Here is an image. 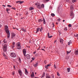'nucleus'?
Wrapping results in <instances>:
<instances>
[{"label": "nucleus", "mask_w": 78, "mask_h": 78, "mask_svg": "<svg viewBox=\"0 0 78 78\" xmlns=\"http://www.w3.org/2000/svg\"><path fill=\"white\" fill-rule=\"evenodd\" d=\"M5 31L7 34V38L8 39L10 37V33H9V30L8 29V27L7 25L5 26Z\"/></svg>", "instance_id": "obj_1"}, {"label": "nucleus", "mask_w": 78, "mask_h": 78, "mask_svg": "<svg viewBox=\"0 0 78 78\" xmlns=\"http://www.w3.org/2000/svg\"><path fill=\"white\" fill-rule=\"evenodd\" d=\"M35 5H36L37 8L38 9H41V5L40 3H37L35 4Z\"/></svg>", "instance_id": "obj_2"}, {"label": "nucleus", "mask_w": 78, "mask_h": 78, "mask_svg": "<svg viewBox=\"0 0 78 78\" xmlns=\"http://www.w3.org/2000/svg\"><path fill=\"white\" fill-rule=\"evenodd\" d=\"M11 38L12 39H14L16 38V34L14 32H12L11 33Z\"/></svg>", "instance_id": "obj_3"}, {"label": "nucleus", "mask_w": 78, "mask_h": 78, "mask_svg": "<svg viewBox=\"0 0 78 78\" xmlns=\"http://www.w3.org/2000/svg\"><path fill=\"white\" fill-rule=\"evenodd\" d=\"M10 56L11 57H12V58H16V57L17 56L16 54L13 52H12L10 53Z\"/></svg>", "instance_id": "obj_4"}, {"label": "nucleus", "mask_w": 78, "mask_h": 78, "mask_svg": "<svg viewBox=\"0 0 78 78\" xmlns=\"http://www.w3.org/2000/svg\"><path fill=\"white\" fill-rule=\"evenodd\" d=\"M3 49L4 51H6L7 50V45L6 44L4 45Z\"/></svg>", "instance_id": "obj_5"}, {"label": "nucleus", "mask_w": 78, "mask_h": 78, "mask_svg": "<svg viewBox=\"0 0 78 78\" xmlns=\"http://www.w3.org/2000/svg\"><path fill=\"white\" fill-rule=\"evenodd\" d=\"M70 17H71L72 19H73L74 17V14L73 12V11H70Z\"/></svg>", "instance_id": "obj_6"}, {"label": "nucleus", "mask_w": 78, "mask_h": 78, "mask_svg": "<svg viewBox=\"0 0 78 78\" xmlns=\"http://www.w3.org/2000/svg\"><path fill=\"white\" fill-rule=\"evenodd\" d=\"M16 45H17L18 48H17V49L18 50H20L21 49V46H20V42H19L17 43L16 44Z\"/></svg>", "instance_id": "obj_7"}, {"label": "nucleus", "mask_w": 78, "mask_h": 78, "mask_svg": "<svg viewBox=\"0 0 78 78\" xmlns=\"http://www.w3.org/2000/svg\"><path fill=\"white\" fill-rule=\"evenodd\" d=\"M23 52L24 56H26V53H27V51L25 49L23 50Z\"/></svg>", "instance_id": "obj_8"}, {"label": "nucleus", "mask_w": 78, "mask_h": 78, "mask_svg": "<svg viewBox=\"0 0 78 78\" xmlns=\"http://www.w3.org/2000/svg\"><path fill=\"white\" fill-rule=\"evenodd\" d=\"M18 71L20 76H22V72L21 70H20V69H19L18 70Z\"/></svg>", "instance_id": "obj_9"}, {"label": "nucleus", "mask_w": 78, "mask_h": 78, "mask_svg": "<svg viewBox=\"0 0 78 78\" xmlns=\"http://www.w3.org/2000/svg\"><path fill=\"white\" fill-rule=\"evenodd\" d=\"M24 70H25V73L26 75H28V72L27 69L26 68H25Z\"/></svg>", "instance_id": "obj_10"}, {"label": "nucleus", "mask_w": 78, "mask_h": 78, "mask_svg": "<svg viewBox=\"0 0 78 78\" xmlns=\"http://www.w3.org/2000/svg\"><path fill=\"white\" fill-rule=\"evenodd\" d=\"M70 9L71 10V11H73V5H71L70 6Z\"/></svg>", "instance_id": "obj_11"}, {"label": "nucleus", "mask_w": 78, "mask_h": 78, "mask_svg": "<svg viewBox=\"0 0 78 78\" xmlns=\"http://www.w3.org/2000/svg\"><path fill=\"white\" fill-rule=\"evenodd\" d=\"M26 56L27 59H30V55L29 54L27 55Z\"/></svg>", "instance_id": "obj_12"}, {"label": "nucleus", "mask_w": 78, "mask_h": 78, "mask_svg": "<svg viewBox=\"0 0 78 78\" xmlns=\"http://www.w3.org/2000/svg\"><path fill=\"white\" fill-rule=\"evenodd\" d=\"M74 54L76 55H78V49L77 50L75 51Z\"/></svg>", "instance_id": "obj_13"}, {"label": "nucleus", "mask_w": 78, "mask_h": 78, "mask_svg": "<svg viewBox=\"0 0 78 78\" xmlns=\"http://www.w3.org/2000/svg\"><path fill=\"white\" fill-rule=\"evenodd\" d=\"M42 21H43V23L44 24H45L46 23L45 22V19H44V18H43V20H42Z\"/></svg>", "instance_id": "obj_14"}, {"label": "nucleus", "mask_w": 78, "mask_h": 78, "mask_svg": "<svg viewBox=\"0 0 78 78\" xmlns=\"http://www.w3.org/2000/svg\"><path fill=\"white\" fill-rule=\"evenodd\" d=\"M72 41L71 40H70L68 42V45H70V44H72Z\"/></svg>", "instance_id": "obj_15"}, {"label": "nucleus", "mask_w": 78, "mask_h": 78, "mask_svg": "<svg viewBox=\"0 0 78 78\" xmlns=\"http://www.w3.org/2000/svg\"><path fill=\"white\" fill-rule=\"evenodd\" d=\"M64 41V40L62 39H60V42L61 43V44H63V41Z\"/></svg>", "instance_id": "obj_16"}, {"label": "nucleus", "mask_w": 78, "mask_h": 78, "mask_svg": "<svg viewBox=\"0 0 78 78\" xmlns=\"http://www.w3.org/2000/svg\"><path fill=\"white\" fill-rule=\"evenodd\" d=\"M49 66H50V65L49 64V65H47V66H45V67L46 69H48V67Z\"/></svg>", "instance_id": "obj_17"}, {"label": "nucleus", "mask_w": 78, "mask_h": 78, "mask_svg": "<svg viewBox=\"0 0 78 78\" xmlns=\"http://www.w3.org/2000/svg\"><path fill=\"white\" fill-rule=\"evenodd\" d=\"M34 73L33 72L32 74L31 75V77L32 78L33 77H34Z\"/></svg>", "instance_id": "obj_18"}, {"label": "nucleus", "mask_w": 78, "mask_h": 78, "mask_svg": "<svg viewBox=\"0 0 78 78\" xmlns=\"http://www.w3.org/2000/svg\"><path fill=\"white\" fill-rule=\"evenodd\" d=\"M21 30L24 32H25L26 31V29H24V28H21Z\"/></svg>", "instance_id": "obj_19"}, {"label": "nucleus", "mask_w": 78, "mask_h": 78, "mask_svg": "<svg viewBox=\"0 0 78 78\" xmlns=\"http://www.w3.org/2000/svg\"><path fill=\"white\" fill-rule=\"evenodd\" d=\"M33 9H34V8L33 7H30L29 8V10L30 11H32Z\"/></svg>", "instance_id": "obj_20"}, {"label": "nucleus", "mask_w": 78, "mask_h": 78, "mask_svg": "<svg viewBox=\"0 0 78 78\" xmlns=\"http://www.w3.org/2000/svg\"><path fill=\"white\" fill-rule=\"evenodd\" d=\"M38 22L39 23H42V19H40L38 20Z\"/></svg>", "instance_id": "obj_21"}, {"label": "nucleus", "mask_w": 78, "mask_h": 78, "mask_svg": "<svg viewBox=\"0 0 78 78\" xmlns=\"http://www.w3.org/2000/svg\"><path fill=\"white\" fill-rule=\"evenodd\" d=\"M39 30H40V28H37V31L36 32V33H37V32L39 31Z\"/></svg>", "instance_id": "obj_22"}, {"label": "nucleus", "mask_w": 78, "mask_h": 78, "mask_svg": "<svg viewBox=\"0 0 78 78\" xmlns=\"http://www.w3.org/2000/svg\"><path fill=\"white\" fill-rule=\"evenodd\" d=\"M45 73H43L42 76H41V78H43V77L45 76Z\"/></svg>", "instance_id": "obj_23"}, {"label": "nucleus", "mask_w": 78, "mask_h": 78, "mask_svg": "<svg viewBox=\"0 0 78 78\" xmlns=\"http://www.w3.org/2000/svg\"><path fill=\"white\" fill-rule=\"evenodd\" d=\"M38 64V63H37L36 64H34V67H37V66Z\"/></svg>", "instance_id": "obj_24"}, {"label": "nucleus", "mask_w": 78, "mask_h": 78, "mask_svg": "<svg viewBox=\"0 0 78 78\" xmlns=\"http://www.w3.org/2000/svg\"><path fill=\"white\" fill-rule=\"evenodd\" d=\"M51 16L52 17H55V15L54 13H51Z\"/></svg>", "instance_id": "obj_25"}, {"label": "nucleus", "mask_w": 78, "mask_h": 78, "mask_svg": "<svg viewBox=\"0 0 78 78\" xmlns=\"http://www.w3.org/2000/svg\"><path fill=\"white\" fill-rule=\"evenodd\" d=\"M67 72H70V68H67Z\"/></svg>", "instance_id": "obj_26"}, {"label": "nucleus", "mask_w": 78, "mask_h": 78, "mask_svg": "<svg viewBox=\"0 0 78 78\" xmlns=\"http://www.w3.org/2000/svg\"><path fill=\"white\" fill-rule=\"evenodd\" d=\"M64 30H65V31H66L67 30V27H65L64 28Z\"/></svg>", "instance_id": "obj_27"}, {"label": "nucleus", "mask_w": 78, "mask_h": 78, "mask_svg": "<svg viewBox=\"0 0 78 78\" xmlns=\"http://www.w3.org/2000/svg\"><path fill=\"white\" fill-rule=\"evenodd\" d=\"M41 8H44V5L43 4H41Z\"/></svg>", "instance_id": "obj_28"}, {"label": "nucleus", "mask_w": 78, "mask_h": 78, "mask_svg": "<svg viewBox=\"0 0 78 78\" xmlns=\"http://www.w3.org/2000/svg\"><path fill=\"white\" fill-rule=\"evenodd\" d=\"M18 61H19L20 63H21V62H21V59H20V58H19Z\"/></svg>", "instance_id": "obj_29"}, {"label": "nucleus", "mask_w": 78, "mask_h": 78, "mask_svg": "<svg viewBox=\"0 0 78 78\" xmlns=\"http://www.w3.org/2000/svg\"><path fill=\"white\" fill-rule=\"evenodd\" d=\"M76 0H72V2L73 3H75V2H76Z\"/></svg>", "instance_id": "obj_30"}, {"label": "nucleus", "mask_w": 78, "mask_h": 78, "mask_svg": "<svg viewBox=\"0 0 78 78\" xmlns=\"http://www.w3.org/2000/svg\"><path fill=\"white\" fill-rule=\"evenodd\" d=\"M2 55H3V56H4V57H6V55H5V53H2Z\"/></svg>", "instance_id": "obj_31"}, {"label": "nucleus", "mask_w": 78, "mask_h": 78, "mask_svg": "<svg viewBox=\"0 0 78 78\" xmlns=\"http://www.w3.org/2000/svg\"><path fill=\"white\" fill-rule=\"evenodd\" d=\"M3 42H4L5 43V44H6V41L5 39H4V40Z\"/></svg>", "instance_id": "obj_32"}, {"label": "nucleus", "mask_w": 78, "mask_h": 78, "mask_svg": "<svg viewBox=\"0 0 78 78\" xmlns=\"http://www.w3.org/2000/svg\"><path fill=\"white\" fill-rule=\"evenodd\" d=\"M6 10L7 12H8V11H10V9H9L8 8H7Z\"/></svg>", "instance_id": "obj_33"}, {"label": "nucleus", "mask_w": 78, "mask_h": 78, "mask_svg": "<svg viewBox=\"0 0 78 78\" xmlns=\"http://www.w3.org/2000/svg\"><path fill=\"white\" fill-rule=\"evenodd\" d=\"M42 30H43V27H41L40 30V32H42Z\"/></svg>", "instance_id": "obj_34"}, {"label": "nucleus", "mask_w": 78, "mask_h": 78, "mask_svg": "<svg viewBox=\"0 0 78 78\" xmlns=\"http://www.w3.org/2000/svg\"><path fill=\"white\" fill-rule=\"evenodd\" d=\"M23 2H23V1H20V4H22L23 3Z\"/></svg>", "instance_id": "obj_35"}, {"label": "nucleus", "mask_w": 78, "mask_h": 78, "mask_svg": "<svg viewBox=\"0 0 78 78\" xmlns=\"http://www.w3.org/2000/svg\"><path fill=\"white\" fill-rule=\"evenodd\" d=\"M7 6H8V7H9L10 8H11L12 7V6L10 5H8Z\"/></svg>", "instance_id": "obj_36"}, {"label": "nucleus", "mask_w": 78, "mask_h": 78, "mask_svg": "<svg viewBox=\"0 0 78 78\" xmlns=\"http://www.w3.org/2000/svg\"><path fill=\"white\" fill-rule=\"evenodd\" d=\"M50 76H46V78H50Z\"/></svg>", "instance_id": "obj_37"}, {"label": "nucleus", "mask_w": 78, "mask_h": 78, "mask_svg": "<svg viewBox=\"0 0 78 78\" xmlns=\"http://www.w3.org/2000/svg\"><path fill=\"white\" fill-rule=\"evenodd\" d=\"M53 36H49L48 37V38H51Z\"/></svg>", "instance_id": "obj_38"}, {"label": "nucleus", "mask_w": 78, "mask_h": 78, "mask_svg": "<svg viewBox=\"0 0 78 78\" xmlns=\"http://www.w3.org/2000/svg\"><path fill=\"white\" fill-rule=\"evenodd\" d=\"M11 47L12 48H13H13H14V45H12V46H11Z\"/></svg>", "instance_id": "obj_39"}, {"label": "nucleus", "mask_w": 78, "mask_h": 78, "mask_svg": "<svg viewBox=\"0 0 78 78\" xmlns=\"http://www.w3.org/2000/svg\"><path fill=\"white\" fill-rule=\"evenodd\" d=\"M69 27H72V25L71 24H69L68 25Z\"/></svg>", "instance_id": "obj_40"}, {"label": "nucleus", "mask_w": 78, "mask_h": 78, "mask_svg": "<svg viewBox=\"0 0 78 78\" xmlns=\"http://www.w3.org/2000/svg\"><path fill=\"white\" fill-rule=\"evenodd\" d=\"M11 9H14V10H16V8L15 7H12L11 8Z\"/></svg>", "instance_id": "obj_41"}, {"label": "nucleus", "mask_w": 78, "mask_h": 78, "mask_svg": "<svg viewBox=\"0 0 78 78\" xmlns=\"http://www.w3.org/2000/svg\"><path fill=\"white\" fill-rule=\"evenodd\" d=\"M57 20H58V22H60V21L61 20V19L59 18V19H57Z\"/></svg>", "instance_id": "obj_42"}, {"label": "nucleus", "mask_w": 78, "mask_h": 78, "mask_svg": "<svg viewBox=\"0 0 78 78\" xmlns=\"http://www.w3.org/2000/svg\"><path fill=\"white\" fill-rule=\"evenodd\" d=\"M71 51H67V53L68 55H69V53H70Z\"/></svg>", "instance_id": "obj_43"}, {"label": "nucleus", "mask_w": 78, "mask_h": 78, "mask_svg": "<svg viewBox=\"0 0 78 78\" xmlns=\"http://www.w3.org/2000/svg\"><path fill=\"white\" fill-rule=\"evenodd\" d=\"M57 75L58 76H60V74H59V73L58 72H57Z\"/></svg>", "instance_id": "obj_44"}, {"label": "nucleus", "mask_w": 78, "mask_h": 78, "mask_svg": "<svg viewBox=\"0 0 78 78\" xmlns=\"http://www.w3.org/2000/svg\"><path fill=\"white\" fill-rule=\"evenodd\" d=\"M70 0H66L67 2H70Z\"/></svg>", "instance_id": "obj_45"}, {"label": "nucleus", "mask_w": 78, "mask_h": 78, "mask_svg": "<svg viewBox=\"0 0 78 78\" xmlns=\"http://www.w3.org/2000/svg\"><path fill=\"white\" fill-rule=\"evenodd\" d=\"M48 37H49V36H50V34L49 33H48Z\"/></svg>", "instance_id": "obj_46"}, {"label": "nucleus", "mask_w": 78, "mask_h": 78, "mask_svg": "<svg viewBox=\"0 0 78 78\" xmlns=\"http://www.w3.org/2000/svg\"><path fill=\"white\" fill-rule=\"evenodd\" d=\"M16 3H20V1H16Z\"/></svg>", "instance_id": "obj_47"}, {"label": "nucleus", "mask_w": 78, "mask_h": 78, "mask_svg": "<svg viewBox=\"0 0 78 78\" xmlns=\"http://www.w3.org/2000/svg\"><path fill=\"white\" fill-rule=\"evenodd\" d=\"M15 42H12V45H15Z\"/></svg>", "instance_id": "obj_48"}, {"label": "nucleus", "mask_w": 78, "mask_h": 78, "mask_svg": "<svg viewBox=\"0 0 78 78\" xmlns=\"http://www.w3.org/2000/svg\"><path fill=\"white\" fill-rule=\"evenodd\" d=\"M74 36H76V37H78V34H76V35H75Z\"/></svg>", "instance_id": "obj_49"}, {"label": "nucleus", "mask_w": 78, "mask_h": 78, "mask_svg": "<svg viewBox=\"0 0 78 78\" xmlns=\"http://www.w3.org/2000/svg\"><path fill=\"white\" fill-rule=\"evenodd\" d=\"M54 67L55 69H56V65H55V64L54 65Z\"/></svg>", "instance_id": "obj_50"}, {"label": "nucleus", "mask_w": 78, "mask_h": 78, "mask_svg": "<svg viewBox=\"0 0 78 78\" xmlns=\"http://www.w3.org/2000/svg\"><path fill=\"white\" fill-rule=\"evenodd\" d=\"M41 50H43V51H45V50L44 49H41Z\"/></svg>", "instance_id": "obj_51"}, {"label": "nucleus", "mask_w": 78, "mask_h": 78, "mask_svg": "<svg viewBox=\"0 0 78 78\" xmlns=\"http://www.w3.org/2000/svg\"><path fill=\"white\" fill-rule=\"evenodd\" d=\"M12 75H14V72H12Z\"/></svg>", "instance_id": "obj_52"}, {"label": "nucleus", "mask_w": 78, "mask_h": 78, "mask_svg": "<svg viewBox=\"0 0 78 78\" xmlns=\"http://www.w3.org/2000/svg\"><path fill=\"white\" fill-rule=\"evenodd\" d=\"M56 40L54 42V44H56Z\"/></svg>", "instance_id": "obj_53"}, {"label": "nucleus", "mask_w": 78, "mask_h": 78, "mask_svg": "<svg viewBox=\"0 0 78 78\" xmlns=\"http://www.w3.org/2000/svg\"><path fill=\"white\" fill-rule=\"evenodd\" d=\"M43 48H45V46L43 47Z\"/></svg>", "instance_id": "obj_54"}, {"label": "nucleus", "mask_w": 78, "mask_h": 78, "mask_svg": "<svg viewBox=\"0 0 78 78\" xmlns=\"http://www.w3.org/2000/svg\"><path fill=\"white\" fill-rule=\"evenodd\" d=\"M2 24H0V28L2 27Z\"/></svg>", "instance_id": "obj_55"}, {"label": "nucleus", "mask_w": 78, "mask_h": 78, "mask_svg": "<svg viewBox=\"0 0 78 78\" xmlns=\"http://www.w3.org/2000/svg\"><path fill=\"white\" fill-rule=\"evenodd\" d=\"M36 53V51H34V52H33V54H35Z\"/></svg>", "instance_id": "obj_56"}, {"label": "nucleus", "mask_w": 78, "mask_h": 78, "mask_svg": "<svg viewBox=\"0 0 78 78\" xmlns=\"http://www.w3.org/2000/svg\"><path fill=\"white\" fill-rule=\"evenodd\" d=\"M32 60H34V58H32Z\"/></svg>", "instance_id": "obj_57"}, {"label": "nucleus", "mask_w": 78, "mask_h": 78, "mask_svg": "<svg viewBox=\"0 0 78 78\" xmlns=\"http://www.w3.org/2000/svg\"><path fill=\"white\" fill-rule=\"evenodd\" d=\"M13 68H14V69H15V68H16V67H15V66L14 65L13 66Z\"/></svg>", "instance_id": "obj_58"}, {"label": "nucleus", "mask_w": 78, "mask_h": 78, "mask_svg": "<svg viewBox=\"0 0 78 78\" xmlns=\"http://www.w3.org/2000/svg\"><path fill=\"white\" fill-rule=\"evenodd\" d=\"M52 25H55V24H54V23H52Z\"/></svg>", "instance_id": "obj_59"}, {"label": "nucleus", "mask_w": 78, "mask_h": 78, "mask_svg": "<svg viewBox=\"0 0 78 78\" xmlns=\"http://www.w3.org/2000/svg\"><path fill=\"white\" fill-rule=\"evenodd\" d=\"M56 24L57 25H58V22H56Z\"/></svg>", "instance_id": "obj_60"}, {"label": "nucleus", "mask_w": 78, "mask_h": 78, "mask_svg": "<svg viewBox=\"0 0 78 78\" xmlns=\"http://www.w3.org/2000/svg\"><path fill=\"white\" fill-rule=\"evenodd\" d=\"M49 0H46V2H48Z\"/></svg>", "instance_id": "obj_61"}, {"label": "nucleus", "mask_w": 78, "mask_h": 78, "mask_svg": "<svg viewBox=\"0 0 78 78\" xmlns=\"http://www.w3.org/2000/svg\"><path fill=\"white\" fill-rule=\"evenodd\" d=\"M2 6H4V7H5V6H6V5H2Z\"/></svg>", "instance_id": "obj_62"}, {"label": "nucleus", "mask_w": 78, "mask_h": 78, "mask_svg": "<svg viewBox=\"0 0 78 78\" xmlns=\"http://www.w3.org/2000/svg\"><path fill=\"white\" fill-rule=\"evenodd\" d=\"M13 29H16V28H15V27H13Z\"/></svg>", "instance_id": "obj_63"}, {"label": "nucleus", "mask_w": 78, "mask_h": 78, "mask_svg": "<svg viewBox=\"0 0 78 78\" xmlns=\"http://www.w3.org/2000/svg\"><path fill=\"white\" fill-rule=\"evenodd\" d=\"M0 78H3V77H0Z\"/></svg>", "instance_id": "obj_64"}]
</instances>
